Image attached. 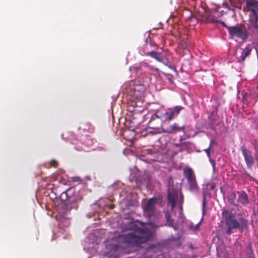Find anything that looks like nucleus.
Instances as JSON below:
<instances>
[{
  "label": "nucleus",
  "instance_id": "obj_5",
  "mask_svg": "<svg viewBox=\"0 0 258 258\" xmlns=\"http://www.w3.org/2000/svg\"><path fill=\"white\" fill-rule=\"evenodd\" d=\"M250 45H247L245 48L237 47L235 50L234 55L237 61L240 63H243L246 58L249 56L252 51Z\"/></svg>",
  "mask_w": 258,
  "mask_h": 258
},
{
  "label": "nucleus",
  "instance_id": "obj_34",
  "mask_svg": "<svg viewBox=\"0 0 258 258\" xmlns=\"http://www.w3.org/2000/svg\"><path fill=\"white\" fill-rule=\"evenodd\" d=\"M210 149L211 148L209 147L208 148L205 150V152L207 153L209 157H210Z\"/></svg>",
  "mask_w": 258,
  "mask_h": 258
},
{
  "label": "nucleus",
  "instance_id": "obj_40",
  "mask_svg": "<svg viewBox=\"0 0 258 258\" xmlns=\"http://www.w3.org/2000/svg\"><path fill=\"white\" fill-rule=\"evenodd\" d=\"M180 209L181 210H182V206H181V205L180 206Z\"/></svg>",
  "mask_w": 258,
  "mask_h": 258
},
{
  "label": "nucleus",
  "instance_id": "obj_8",
  "mask_svg": "<svg viewBox=\"0 0 258 258\" xmlns=\"http://www.w3.org/2000/svg\"><path fill=\"white\" fill-rule=\"evenodd\" d=\"M246 7L250 12V18H258V3L254 0H246Z\"/></svg>",
  "mask_w": 258,
  "mask_h": 258
},
{
  "label": "nucleus",
  "instance_id": "obj_30",
  "mask_svg": "<svg viewBox=\"0 0 258 258\" xmlns=\"http://www.w3.org/2000/svg\"><path fill=\"white\" fill-rule=\"evenodd\" d=\"M236 199V194L235 192H232L229 196V201L231 204H233Z\"/></svg>",
  "mask_w": 258,
  "mask_h": 258
},
{
  "label": "nucleus",
  "instance_id": "obj_21",
  "mask_svg": "<svg viewBox=\"0 0 258 258\" xmlns=\"http://www.w3.org/2000/svg\"><path fill=\"white\" fill-rule=\"evenodd\" d=\"M160 53L158 52L155 51H151L146 53V55L150 56L155 58L157 61L163 62L162 59L160 57Z\"/></svg>",
  "mask_w": 258,
  "mask_h": 258
},
{
  "label": "nucleus",
  "instance_id": "obj_26",
  "mask_svg": "<svg viewBox=\"0 0 258 258\" xmlns=\"http://www.w3.org/2000/svg\"><path fill=\"white\" fill-rule=\"evenodd\" d=\"M243 177L250 181H253L254 180L253 178L246 170H244L242 172Z\"/></svg>",
  "mask_w": 258,
  "mask_h": 258
},
{
  "label": "nucleus",
  "instance_id": "obj_24",
  "mask_svg": "<svg viewBox=\"0 0 258 258\" xmlns=\"http://www.w3.org/2000/svg\"><path fill=\"white\" fill-rule=\"evenodd\" d=\"M166 225L168 226L173 227V220L171 219V216L170 214L167 213L165 215Z\"/></svg>",
  "mask_w": 258,
  "mask_h": 258
},
{
  "label": "nucleus",
  "instance_id": "obj_27",
  "mask_svg": "<svg viewBox=\"0 0 258 258\" xmlns=\"http://www.w3.org/2000/svg\"><path fill=\"white\" fill-rule=\"evenodd\" d=\"M60 198L61 201H66L67 200L69 201L70 197L68 196L67 191H64L61 194Z\"/></svg>",
  "mask_w": 258,
  "mask_h": 258
},
{
  "label": "nucleus",
  "instance_id": "obj_29",
  "mask_svg": "<svg viewBox=\"0 0 258 258\" xmlns=\"http://www.w3.org/2000/svg\"><path fill=\"white\" fill-rule=\"evenodd\" d=\"M57 165H58V162L56 160L52 159L50 161L49 166L47 167V168H49L51 167H56L57 166Z\"/></svg>",
  "mask_w": 258,
  "mask_h": 258
},
{
  "label": "nucleus",
  "instance_id": "obj_41",
  "mask_svg": "<svg viewBox=\"0 0 258 258\" xmlns=\"http://www.w3.org/2000/svg\"><path fill=\"white\" fill-rule=\"evenodd\" d=\"M113 207H114V206H112L111 208H113Z\"/></svg>",
  "mask_w": 258,
  "mask_h": 258
},
{
  "label": "nucleus",
  "instance_id": "obj_25",
  "mask_svg": "<svg viewBox=\"0 0 258 258\" xmlns=\"http://www.w3.org/2000/svg\"><path fill=\"white\" fill-rule=\"evenodd\" d=\"M257 21L258 18H251L250 20L251 27L254 28L256 30H258Z\"/></svg>",
  "mask_w": 258,
  "mask_h": 258
},
{
  "label": "nucleus",
  "instance_id": "obj_31",
  "mask_svg": "<svg viewBox=\"0 0 258 258\" xmlns=\"http://www.w3.org/2000/svg\"><path fill=\"white\" fill-rule=\"evenodd\" d=\"M232 7H236L238 0H229Z\"/></svg>",
  "mask_w": 258,
  "mask_h": 258
},
{
  "label": "nucleus",
  "instance_id": "obj_13",
  "mask_svg": "<svg viewBox=\"0 0 258 258\" xmlns=\"http://www.w3.org/2000/svg\"><path fill=\"white\" fill-rule=\"evenodd\" d=\"M154 117L157 119V124H158V125H162L163 122L168 121L167 112L166 110L164 112L160 111H157L154 114Z\"/></svg>",
  "mask_w": 258,
  "mask_h": 258
},
{
  "label": "nucleus",
  "instance_id": "obj_42",
  "mask_svg": "<svg viewBox=\"0 0 258 258\" xmlns=\"http://www.w3.org/2000/svg\"><path fill=\"white\" fill-rule=\"evenodd\" d=\"M257 88L258 89V85L257 86Z\"/></svg>",
  "mask_w": 258,
  "mask_h": 258
},
{
  "label": "nucleus",
  "instance_id": "obj_14",
  "mask_svg": "<svg viewBox=\"0 0 258 258\" xmlns=\"http://www.w3.org/2000/svg\"><path fill=\"white\" fill-rule=\"evenodd\" d=\"M185 129V126H178L176 123L170 125L166 130H162L163 133L171 134L172 133L183 131Z\"/></svg>",
  "mask_w": 258,
  "mask_h": 258
},
{
  "label": "nucleus",
  "instance_id": "obj_1",
  "mask_svg": "<svg viewBox=\"0 0 258 258\" xmlns=\"http://www.w3.org/2000/svg\"><path fill=\"white\" fill-rule=\"evenodd\" d=\"M222 216L225 220V224L227 227L226 234L230 235L233 229H238L241 232L248 227L247 220L240 216L236 218L235 215L229 210H224L222 212Z\"/></svg>",
  "mask_w": 258,
  "mask_h": 258
},
{
  "label": "nucleus",
  "instance_id": "obj_12",
  "mask_svg": "<svg viewBox=\"0 0 258 258\" xmlns=\"http://www.w3.org/2000/svg\"><path fill=\"white\" fill-rule=\"evenodd\" d=\"M82 200V197L80 195L78 194L75 196L70 197L69 199V206L71 209H77L78 208V203Z\"/></svg>",
  "mask_w": 258,
  "mask_h": 258
},
{
  "label": "nucleus",
  "instance_id": "obj_15",
  "mask_svg": "<svg viewBox=\"0 0 258 258\" xmlns=\"http://www.w3.org/2000/svg\"><path fill=\"white\" fill-rule=\"evenodd\" d=\"M183 175L187 182L196 178L194 170L190 167H186L183 169Z\"/></svg>",
  "mask_w": 258,
  "mask_h": 258
},
{
  "label": "nucleus",
  "instance_id": "obj_10",
  "mask_svg": "<svg viewBox=\"0 0 258 258\" xmlns=\"http://www.w3.org/2000/svg\"><path fill=\"white\" fill-rule=\"evenodd\" d=\"M134 70L136 73H145L148 71V70H154L157 71L158 70L157 68H153V67L149 65L147 62H142L139 64H137L133 67Z\"/></svg>",
  "mask_w": 258,
  "mask_h": 258
},
{
  "label": "nucleus",
  "instance_id": "obj_18",
  "mask_svg": "<svg viewBox=\"0 0 258 258\" xmlns=\"http://www.w3.org/2000/svg\"><path fill=\"white\" fill-rule=\"evenodd\" d=\"M110 251L108 252V255L114 258H117L118 254L117 253L119 246L117 244H111L108 246Z\"/></svg>",
  "mask_w": 258,
  "mask_h": 258
},
{
  "label": "nucleus",
  "instance_id": "obj_39",
  "mask_svg": "<svg viewBox=\"0 0 258 258\" xmlns=\"http://www.w3.org/2000/svg\"><path fill=\"white\" fill-rule=\"evenodd\" d=\"M169 81H170V82H172V81H172V80L171 79H169Z\"/></svg>",
  "mask_w": 258,
  "mask_h": 258
},
{
  "label": "nucleus",
  "instance_id": "obj_9",
  "mask_svg": "<svg viewBox=\"0 0 258 258\" xmlns=\"http://www.w3.org/2000/svg\"><path fill=\"white\" fill-rule=\"evenodd\" d=\"M157 122V119L154 117V114L153 115L149 121V127L152 130V131H149V133L157 134L163 133L162 130L164 129L161 128L162 125H158Z\"/></svg>",
  "mask_w": 258,
  "mask_h": 258
},
{
  "label": "nucleus",
  "instance_id": "obj_23",
  "mask_svg": "<svg viewBox=\"0 0 258 258\" xmlns=\"http://www.w3.org/2000/svg\"><path fill=\"white\" fill-rule=\"evenodd\" d=\"M70 221L68 219L62 218L58 221V226L59 228L64 229L70 225Z\"/></svg>",
  "mask_w": 258,
  "mask_h": 258
},
{
  "label": "nucleus",
  "instance_id": "obj_3",
  "mask_svg": "<svg viewBox=\"0 0 258 258\" xmlns=\"http://www.w3.org/2000/svg\"><path fill=\"white\" fill-rule=\"evenodd\" d=\"M220 23L227 29L230 36L240 38L243 41L247 39L248 32L243 26H228L224 22Z\"/></svg>",
  "mask_w": 258,
  "mask_h": 258
},
{
  "label": "nucleus",
  "instance_id": "obj_28",
  "mask_svg": "<svg viewBox=\"0 0 258 258\" xmlns=\"http://www.w3.org/2000/svg\"><path fill=\"white\" fill-rule=\"evenodd\" d=\"M206 205V191H203V212L205 210V208Z\"/></svg>",
  "mask_w": 258,
  "mask_h": 258
},
{
  "label": "nucleus",
  "instance_id": "obj_19",
  "mask_svg": "<svg viewBox=\"0 0 258 258\" xmlns=\"http://www.w3.org/2000/svg\"><path fill=\"white\" fill-rule=\"evenodd\" d=\"M177 197V194H175L174 193L169 192L168 194V203L169 205L171 206V210H173L175 206V199Z\"/></svg>",
  "mask_w": 258,
  "mask_h": 258
},
{
  "label": "nucleus",
  "instance_id": "obj_37",
  "mask_svg": "<svg viewBox=\"0 0 258 258\" xmlns=\"http://www.w3.org/2000/svg\"><path fill=\"white\" fill-rule=\"evenodd\" d=\"M253 253L252 251H251V253H250V255H249V256H252V255H253Z\"/></svg>",
  "mask_w": 258,
  "mask_h": 258
},
{
  "label": "nucleus",
  "instance_id": "obj_38",
  "mask_svg": "<svg viewBox=\"0 0 258 258\" xmlns=\"http://www.w3.org/2000/svg\"><path fill=\"white\" fill-rule=\"evenodd\" d=\"M226 6L227 7V8H228V9H231L230 8H229V7H228V4H226Z\"/></svg>",
  "mask_w": 258,
  "mask_h": 258
},
{
  "label": "nucleus",
  "instance_id": "obj_16",
  "mask_svg": "<svg viewBox=\"0 0 258 258\" xmlns=\"http://www.w3.org/2000/svg\"><path fill=\"white\" fill-rule=\"evenodd\" d=\"M202 20L205 23H218L217 19L209 12H205L202 16Z\"/></svg>",
  "mask_w": 258,
  "mask_h": 258
},
{
  "label": "nucleus",
  "instance_id": "obj_33",
  "mask_svg": "<svg viewBox=\"0 0 258 258\" xmlns=\"http://www.w3.org/2000/svg\"><path fill=\"white\" fill-rule=\"evenodd\" d=\"M216 144H217L216 141L215 140L213 139V140H211L210 145H209L210 148H211L213 145Z\"/></svg>",
  "mask_w": 258,
  "mask_h": 258
},
{
  "label": "nucleus",
  "instance_id": "obj_2",
  "mask_svg": "<svg viewBox=\"0 0 258 258\" xmlns=\"http://www.w3.org/2000/svg\"><path fill=\"white\" fill-rule=\"evenodd\" d=\"M150 236H139L134 232L121 234L119 236V240L127 247H139L143 243L148 241Z\"/></svg>",
  "mask_w": 258,
  "mask_h": 258
},
{
  "label": "nucleus",
  "instance_id": "obj_35",
  "mask_svg": "<svg viewBox=\"0 0 258 258\" xmlns=\"http://www.w3.org/2000/svg\"><path fill=\"white\" fill-rule=\"evenodd\" d=\"M215 187H216V186L215 184H212L210 187V189L214 190L215 189Z\"/></svg>",
  "mask_w": 258,
  "mask_h": 258
},
{
  "label": "nucleus",
  "instance_id": "obj_22",
  "mask_svg": "<svg viewBox=\"0 0 258 258\" xmlns=\"http://www.w3.org/2000/svg\"><path fill=\"white\" fill-rule=\"evenodd\" d=\"M184 139L183 138H181L180 139V146L181 147V149L180 150V151L183 150H187L190 148L191 143L189 142H183Z\"/></svg>",
  "mask_w": 258,
  "mask_h": 258
},
{
  "label": "nucleus",
  "instance_id": "obj_17",
  "mask_svg": "<svg viewBox=\"0 0 258 258\" xmlns=\"http://www.w3.org/2000/svg\"><path fill=\"white\" fill-rule=\"evenodd\" d=\"M238 201L242 205L245 206L249 203V200L247 194L245 191L238 192Z\"/></svg>",
  "mask_w": 258,
  "mask_h": 258
},
{
  "label": "nucleus",
  "instance_id": "obj_6",
  "mask_svg": "<svg viewBox=\"0 0 258 258\" xmlns=\"http://www.w3.org/2000/svg\"><path fill=\"white\" fill-rule=\"evenodd\" d=\"M240 150L244 157L247 168L251 169L254 163V158L253 157L252 151L247 149L244 145L240 147Z\"/></svg>",
  "mask_w": 258,
  "mask_h": 258
},
{
  "label": "nucleus",
  "instance_id": "obj_11",
  "mask_svg": "<svg viewBox=\"0 0 258 258\" xmlns=\"http://www.w3.org/2000/svg\"><path fill=\"white\" fill-rule=\"evenodd\" d=\"M183 109L184 107L181 106H176L174 107L167 108L166 111L167 112L168 121L177 117L180 111Z\"/></svg>",
  "mask_w": 258,
  "mask_h": 258
},
{
  "label": "nucleus",
  "instance_id": "obj_7",
  "mask_svg": "<svg viewBox=\"0 0 258 258\" xmlns=\"http://www.w3.org/2000/svg\"><path fill=\"white\" fill-rule=\"evenodd\" d=\"M157 201V198H150L148 200L147 204L143 207L144 212L148 217L150 218L154 215Z\"/></svg>",
  "mask_w": 258,
  "mask_h": 258
},
{
  "label": "nucleus",
  "instance_id": "obj_32",
  "mask_svg": "<svg viewBox=\"0 0 258 258\" xmlns=\"http://www.w3.org/2000/svg\"><path fill=\"white\" fill-rule=\"evenodd\" d=\"M209 119L210 120V123H211V124L212 125H213L215 123V120L213 117V116L212 115L209 116Z\"/></svg>",
  "mask_w": 258,
  "mask_h": 258
},
{
  "label": "nucleus",
  "instance_id": "obj_20",
  "mask_svg": "<svg viewBox=\"0 0 258 258\" xmlns=\"http://www.w3.org/2000/svg\"><path fill=\"white\" fill-rule=\"evenodd\" d=\"M189 189L194 192H196L199 190V186L197 183L196 178L187 182Z\"/></svg>",
  "mask_w": 258,
  "mask_h": 258
},
{
  "label": "nucleus",
  "instance_id": "obj_36",
  "mask_svg": "<svg viewBox=\"0 0 258 258\" xmlns=\"http://www.w3.org/2000/svg\"><path fill=\"white\" fill-rule=\"evenodd\" d=\"M242 100H243V101L244 102H246V101H247L246 99V97H245V95L243 96V97H242Z\"/></svg>",
  "mask_w": 258,
  "mask_h": 258
},
{
  "label": "nucleus",
  "instance_id": "obj_4",
  "mask_svg": "<svg viewBox=\"0 0 258 258\" xmlns=\"http://www.w3.org/2000/svg\"><path fill=\"white\" fill-rule=\"evenodd\" d=\"M125 230H132L136 232H139L142 234H148L150 229L145 226L144 223L137 220L135 221H131L125 225Z\"/></svg>",
  "mask_w": 258,
  "mask_h": 258
}]
</instances>
